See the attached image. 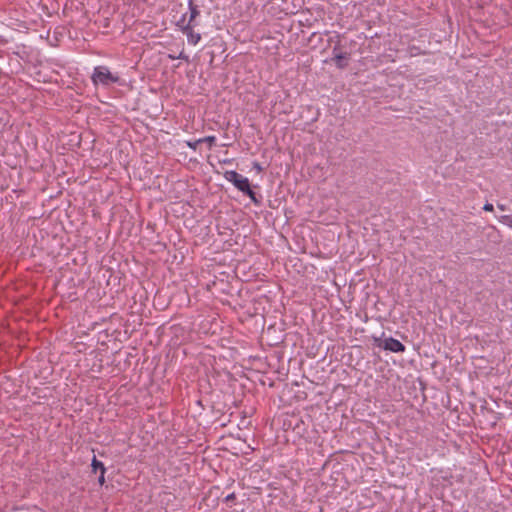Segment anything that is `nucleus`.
Wrapping results in <instances>:
<instances>
[{"label": "nucleus", "instance_id": "8", "mask_svg": "<svg viewBox=\"0 0 512 512\" xmlns=\"http://www.w3.org/2000/svg\"><path fill=\"white\" fill-rule=\"evenodd\" d=\"M499 222L512 228V215H502L499 217Z\"/></svg>", "mask_w": 512, "mask_h": 512}, {"label": "nucleus", "instance_id": "6", "mask_svg": "<svg viewBox=\"0 0 512 512\" xmlns=\"http://www.w3.org/2000/svg\"><path fill=\"white\" fill-rule=\"evenodd\" d=\"M350 58V54L348 52H339L331 58L338 69H345L348 66V60Z\"/></svg>", "mask_w": 512, "mask_h": 512}, {"label": "nucleus", "instance_id": "11", "mask_svg": "<svg viewBox=\"0 0 512 512\" xmlns=\"http://www.w3.org/2000/svg\"><path fill=\"white\" fill-rule=\"evenodd\" d=\"M202 143V140L201 139H197L195 141H186V145L193 149V150H196L198 145Z\"/></svg>", "mask_w": 512, "mask_h": 512}, {"label": "nucleus", "instance_id": "2", "mask_svg": "<svg viewBox=\"0 0 512 512\" xmlns=\"http://www.w3.org/2000/svg\"><path fill=\"white\" fill-rule=\"evenodd\" d=\"M91 81L94 86L108 87L112 84L118 83L120 77L117 73H112L107 66H96L91 75Z\"/></svg>", "mask_w": 512, "mask_h": 512}, {"label": "nucleus", "instance_id": "4", "mask_svg": "<svg viewBox=\"0 0 512 512\" xmlns=\"http://www.w3.org/2000/svg\"><path fill=\"white\" fill-rule=\"evenodd\" d=\"M382 347L385 350H389L391 352H396V353H402L406 349L404 344H402L399 340H397L393 337L386 338L384 340Z\"/></svg>", "mask_w": 512, "mask_h": 512}, {"label": "nucleus", "instance_id": "14", "mask_svg": "<svg viewBox=\"0 0 512 512\" xmlns=\"http://www.w3.org/2000/svg\"><path fill=\"white\" fill-rule=\"evenodd\" d=\"M105 473L106 472H100L98 483L102 486L105 483Z\"/></svg>", "mask_w": 512, "mask_h": 512}, {"label": "nucleus", "instance_id": "7", "mask_svg": "<svg viewBox=\"0 0 512 512\" xmlns=\"http://www.w3.org/2000/svg\"><path fill=\"white\" fill-rule=\"evenodd\" d=\"M91 467L94 473H96L98 470H100V472H106V467L104 466V464L101 461H99L95 456L92 459Z\"/></svg>", "mask_w": 512, "mask_h": 512}, {"label": "nucleus", "instance_id": "17", "mask_svg": "<svg viewBox=\"0 0 512 512\" xmlns=\"http://www.w3.org/2000/svg\"><path fill=\"white\" fill-rule=\"evenodd\" d=\"M178 59H187L186 56L183 55V53H180V55L177 57Z\"/></svg>", "mask_w": 512, "mask_h": 512}, {"label": "nucleus", "instance_id": "3", "mask_svg": "<svg viewBox=\"0 0 512 512\" xmlns=\"http://www.w3.org/2000/svg\"><path fill=\"white\" fill-rule=\"evenodd\" d=\"M185 17H187L186 13L183 14L181 19L177 22V26L180 28L183 34L187 36L188 43L196 45L201 40V35L194 31V27L197 25L185 24Z\"/></svg>", "mask_w": 512, "mask_h": 512}, {"label": "nucleus", "instance_id": "10", "mask_svg": "<svg viewBox=\"0 0 512 512\" xmlns=\"http://www.w3.org/2000/svg\"><path fill=\"white\" fill-rule=\"evenodd\" d=\"M200 139L202 140V143H207L209 145V148H211L216 142V137L213 135L206 136Z\"/></svg>", "mask_w": 512, "mask_h": 512}, {"label": "nucleus", "instance_id": "1", "mask_svg": "<svg viewBox=\"0 0 512 512\" xmlns=\"http://www.w3.org/2000/svg\"><path fill=\"white\" fill-rule=\"evenodd\" d=\"M224 177L244 195L248 196L254 204H260V200L257 198L256 193L251 189V185L247 177H244L242 174L234 170L225 171Z\"/></svg>", "mask_w": 512, "mask_h": 512}, {"label": "nucleus", "instance_id": "15", "mask_svg": "<svg viewBox=\"0 0 512 512\" xmlns=\"http://www.w3.org/2000/svg\"><path fill=\"white\" fill-rule=\"evenodd\" d=\"M254 167H255L256 169H258L259 171H261V170H262L261 166H260L258 163H255V164H254Z\"/></svg>", "mask_w": 512, "mask_h": 512}, {"label": "nucleus", "instance_id": "12", "mask_svg": "<svg viewBox=\"0 0 512 512\" xmlns=\"http://www.w3.org/2000/svg\"><path fill=\"white\" fill-rule=\"evenodd\" d=\"M235 500H236V494L233 492V493L228 494L225 497L224 502L225 503H233Z\"/></svg>", "mask_w": 512, "mask_h": 512}, {"label": "nucleus", "instance_id": "5", "mask_svg": "<svg viewBox=\"0 0 512 512\" xmlns=\"http://www.w3.org/2000/svg\"><path fill=\"white\" fill-rule=\"evenodd\" d=\"M188 9L190 15L188 20L185 19V24L198 25L196 19L200 15L199 6L195 3L194 0H188Z\"/></svg>", "mask_w": 512, "mask_h": 512}, {"label": "nucleus", "instance_id": "18", "mask_svg": "<svg viewBox=\"0 0 512 512\" xmlns=\"http://www.w3.org/2000/svg\"><path fill=\"white\" fill-rule=\"evenodd\" d=\"M328 42H335V39L333 37H331Z\"/></svg>", "mask_w": 512, "mask_h": 512}, {"label": "nucleus", "instance_id": "13", "mask_svg": "<svg viewBox=\"0 0 512 512\" xmlns=\"http://www.w3.org/2000/svg\"><path fill=\"white\" fill-rule=\"evenodd\" d=\"M483 210L487 211V212H492L494 210V207H493V205L491 203H486L483 206Z\"/></svg>", "mask_w": 512, "mask_h": 512}, {"label": "nucleus", "instance_id": "16", "mask_svg": "<svg viewBox=\"0 0 512 512\" xmlns=\"http://www.w3.org/2000/svg\"><path fill=\"white\" fill-rule=\"evenodd\" d=\"M498 208L500 210H505L506 209L505 205H503V204H498Z\"/></svg>", "mask_w": 512, "mask_h": 512}, {"label": "nucleus", "instance_id": "9", "mask_svg": "<svg viewBox=\"0 0 512 512\" xmlns=\"http://www.w3.org/2000/svg\"><path fill=\"white\" fill-rule=\"evenodd\" d=\"M340 37H341V36H340L339 34H337V35L335 36L336 41H335V46H334V48H333V56H335L336 54H339V52H342V51H341V41H340Z\"/></svg>", "mask_w": 512, "mask_h": 512}]
</instances>
